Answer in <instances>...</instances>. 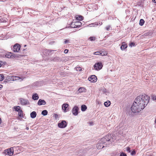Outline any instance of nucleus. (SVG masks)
<instances>
[{"instance_id":"nucleus-1","label":"nucleus","mask_w":156,"mask_h":156,"mask_svg":"<svg viewBox=\"0 0 156 156\" xmlns=\"http://www.w3.org/2000/svg\"><path fill=\"white\" fill-rule=\"evenodd\" d=\"M149 98H136L131 107L132 111L138 113L142 111L149 102Z\"/></svg>"},{"instance_id":"nucleus-2","label":"nucleus","mask_w":156,"mask_h":156,"mask_svg":"<svg viewBox=\"0 0 156 156\" xmlns=\"http://www.w3.org/2000/svg\"><path fill=\"white\" fill-rule=\"evenodd\" d=\"M115 139V137L110 134L102 138L100 140V142L106 147L111 144Z\"/></svg>"},{"instance_id":"nucleus-3","label":"nucleus","mask_w":156,"mask_h":156,"mask_svg":"<svg viewBox=\"0 0 156 156\" xmlns=\"http://www.w3.org/2000/svg\"><path fill=\"white\" fill-rule=\"evenodd\" d=\"M103 66V64L102 62H100L96 63L94 66V69L97 70L101 69Z\"/></svg>"},{"instance_id":"nucleus-4","label":"nucleus","mask_w":156,"mask_h":156,"mask_svg":"<svg viewBox=\"0 0 156 156\" xmlns=\"http://www.w3.org/2000/svg\"><path fill=\"white\" fill-rule=\"evenodd\" d=\"M4 153L5 154L8 155L9 156H12L13 154V147L5 150L4 151Z\"/></svg>"},{"instance_id":"nucleus-5","label":"nucleus","mask_w":156,"mask_h":156,"mask_svg":"<svg viewBox=\"0 0 156 156\" xmlns=\"http://www.w3.org/2000/svg\"><path fill=\"white\" fill-rule=\"evenodd\" d=\"M82 24L81 23L78 21L76 22H73L72 23L71 26L73 28H77L81 26Z\"/></svg>"},{"instance_id":"nucleus-6","label":"nucleus","mask_w":156,"mask_h":156,"mask_svg":"<svg viewBox=\"0 0 156 156\" xmlns=\"http://www.w3.org/2000/svg\"><path fill=\"white\" fill-rule=\"evenodd\" d=\"M66 122L65 121H62L58 124V126L60 128H64L66 126Z\"/></svg>"},{"instance_id":"nucleus-7","label":"nucleus","mask_w":156,"mask_h":156,"mask_svg":"<svg viewBox=\"0 0 156 156\" xmlns=\"http://www.w3.org/2000/svg\"><path fill=\"white\" fill-rule=\"evenodd\" d=\"M20 46L18 44H16L14 45L13 47V51L15 52H18L20 48Z\"/></svg>"},{"instance_id":"nucleus-8","label":"nucleus","mask_w":156,"mask_h":156,"mask_svg":"<svg viewBox=\"0 0 156 156\" xmlns=\"http://www.w3.org/2000/svg\"><path fill=\"white\" fill-rule=\"evenodd\" d=\"M97 77L94 75H91L88 78L89 80L92 83L96 82L97 80Z\"/></svg>"},{"instance_id":"nucleus-9","label":"nucleus","mask_w":156,"mask_h":156,"mask_svg":"<svg viewBox=\"0 0 156 156\" xmlns=\"http://www.w3.org/2000/svg\"><path fill=\"white\" fill-rule=\"evenodd\" d=\"M78 108L77 106H75L72 109V113L74 115H77L78 114Z\"/></svg>"},{"instance_id":"nucleus-10","label":"nucleus","mask_w":156,"mask_h":156,"mask_svg":"<svg viewBox=\"0 0 156 156\" xmlns=\"http://www.w3.org/2000/svg\"><path fill=\"white\" fill-rule=\"evenodd\" d=\"M105 146V145L102 143L101 142L100 140L97 144L96 147L98 149H100L102 148Z\"/></svg>"},{"instance_id":"nucleus-11","label":"nucleus","mask_w":156,"mask_h":156,"mask_svg":"<svg viewBox=\"0 0 156 156\" xmlns=\"http://www.w3.org/2000/svg\"><path fill=\"white\" fill-rule=\"evenodd\" d=\"M20 101L21 104L23 105H26L29 104V101L25 99L24 98H20Z\"/></svg>"},{"instance_id":"nucleus-12","label":"nucleus","mask_w":156,"mask_h":156,"mask_svg":"<svg viewBox=\"0 0 156 156\" xmlns=\"http://www.w3.org/2000/svg\"><path fill=\"white\" fill-rule=\"evenodd\" d=\"M68 105L67 104H64L62 107V109L64 110L65 112H67L68 110Z\"/></svg>"},{"instance_id":"nucleus-13","label":"nucleus","mask_w":156,"mask_h":156,"mask_svg":"<svg viewBox=\"0 0 156 156\" xmlns=\"http://www.w3.org/2000/svg\"><path fill=\"white\" fill-rule=\"evenodd\" d=\"M127 47V44H126L125 42H123L122 43V45L120 48L121 50H123Z\"/></svg>"},{"instance_id":"nucleus-14","label":"nucleus","mask_w":156,"mask_h":156,"mask_svg":"<svg viewBox=\"0 0 156 156\" xmlns=\"http://www.w3.org/2000/svg\"><path fill=\"white\" fill-rule=\"evenodd\" d=\"M37 104L38 105H45L46 102L44 100L40 99L38 101Z\"/></svg>"},{"instance_id":"nucleus-15","label":"nucleus","mask_w":156,"mask_h":156,"mask_svg":"<svg viewBox=\"0 0 156 156\" xmlns=\"http://www.w3.org/2000/svg\"><path fill=\"white\" fill-rule=\"evenodd\" d=\"M30 115L32 118H34L37 115L36 112L35 111H33L31 113Z\"/></svg>"},{"instance_id":"nucleus-16","label":"nucleus","mask_w":156,"mask_h":156,"mask_svg":"<svg viewBox=\"0 0 156 156\" xmlns=\"http://www.w3.org/2000/svg\"><path fill=\"white\" fill-rule=\"evenodd\" d=\"M86 89L83 87H80L78 90L79 92L81 93L83 92H85L86 91Z\"/></svg>"},{"instance_id":"nucleus-17","label":"nucleus","mask_w":156,"mask_h":156,"mask_svg":"<svg viewBox=\"0 0 156 156\" xmlns=\"http://www.w3.org/2000/svg\"><path fill=\"white\" fill-rule=\"evenodd\" d=\"M111 104L110 101H105L104 103L105 106L106 107H108Z\"/></svg>"},{"instance_id":"nucleus-18","label":"nucleus","mask_w":156,"mask_h":156,"mask_svg":"<svg viewBox=\"0 0 156 156\" xmlns=\"http://www.w3.org/2000/svg\"><path fill=\"white\" fill-rule=\"evenodd\" d=\"M76 18L78 20H82L83 19V17L81 16H76Z\"/></svg>"},{"instance_id":"nucleus-19","label":"nucleus","mask_w":156,"mask_h":156,"mask_svg":"<svg viewBox=\"0 0 156 156\" xmlns=\"http://www.w3.org/2000/svg\"><path fill=\"white\" fill-rule=\"evenodd\" d=\"M12 55V53L8 52L6 54L5 56L6 57L9 58L11 57Z\"/></svg>"},{"instance_id":"nucleus-20","label":"nucleus","mask_w":156,"mask_h":156,"mask_svg":"<svg viewBox=\"0 0 156 156\" xmlns=\"http://www.w3.org/2000/svg\"><path fill=\"white\" fill-rule=\"evenodd\" d=\"M87 108V107L85 105H82L81 106V110L82 111L84 112L85 111Z\"/></svg>"},{"instance_id":"nucleus-21","label":"nucleus","mask_w":156,"mask_h":156,"mask_svg":"<svg viewBox=\"0 0 156 156\" xmlns=\"http://www.w3.org/2000/svg\"><path fill=\"white\" fill-rule=\"evenodd\" d=\"M101 55L102 56L106 55L108 54V52L106 51H101Z\"/></svg>"},{"instance_id":"nucleus-22","label":"nucleus","mask_w":156,"mask_h":156,"mask_svg":"<svg viewBox=\"0 0 156 156\" xmlns=\"http://www.w3.org/2000/svg\"><path fill=\"white\" fill-rule=\"evenodd\" d=\"M19 77L15 76H12L10 77V79L12 80H17L19 78Z\"/></svg>"},{"instance_id":"nucleus-23","label":"nucleus","mask_w":156,"mask_h":156,"mask_svg":"<svg viewBox=\"0 0 156 156\" xmlns=\"http://www.w3.org/2000/svg\"><path fill=\"white\" fill-rule=\"evenodd\" d=\"M18 115L20 117H23V112L21 110L18 112Z\"/></svg>"},{"instance_id":"nucleus-24","label":"nucleus","mask_w":156,"mask_h":156,"mask_svg":"<svg viewBox=\"0 0 156 156\" xmlns=\"http://www.w3.org/2000/svg\"><path fill=\"white\" fill-rule=\"evenodd\" d=\"M14 109L15 110V111H16L17 112H19L20 110H21L20 109V108L19 106H15L14 107Z\"/></svg>"},{"instance_id":"nucleus-25","label":"nucleus","mask_w":156,"mask_h":156,"mask_svg":"<svg viewBox=\"0 0 156 156\" xmlns=\"http://www.w3.org/2000/svg\"><path fill=\"white\" fill-rule=\"evenodd\" d=\"M144 23V20L141 19L140 20L139 24L140 26H143Z\"/></svg>"},{"instance_id":"nucleus-26","label":"nucleus","mask_w":156,"mask_h":156,"mask_svg":"<svg viewBox=\"0 0 156 156\" xmlns=\"http://www.w3.org/2000/svg\"><path fill=\"white\" fill-rule=\"evenodd\" d=\"M41 114L44 115H46L48 114V111L46 110H43L41 112Z\"/></svg>"},{"instance_id":"nucleus-27","label":"nucleus","mask_w":156,"mask_h":156,"mask_svg":"<svg viewBox=\"0 0 156 156\" xmlns=\"http://www.w3.org/2000/svg\"><path fill=\"white\" fill-rule=\"evenodd\" d=\"M147 95H146L145 94H143L140 95L139 96H138L137 98H145V97H147Z\"/></svg>"},{"instance_id":"nucleus-28","label":"nucleus","mask_w":156,"mask_h":156,"mask_svg":"<svg viewBox=\"0 0 156 156\" xmlns=\"http://www.w3.org/2000/svg\"><path fill=\"white\" fill-rule=\"evenodd\" d=\"M96 39V38L95 37H89V39L90 41H94Z\"/></svg>"},{"instance_id":"nucleus-29","label":"nucleus","mask_w":156,"mask_h":156,"mask_svg":"<svg viewBox=\"0 0 156 156\" xmlns=\"http://www.w3.org/2000/svg\"><path fill=\"white\" fill-rule=\"evenodd\" d=\"M101 51H96L94 53V55H101Z\"/></svg>"},{"instance_id":"nucleus-30","label":"nucleus","mask_w":156,"mask_h":156,"mask_svg":"<svg viewBox=\"0 0 156 156\" xmlns=\"http://www.w3.org/2000/svg\"><path fill=\"white\" fill-rule=\"evenodd\" d=\"M106 30L107 31L111 29H112L111 26L110 25H108L105 27Z\"/></svg>"},{"instance_id":"nucleus-31","label":"nucleus","mask_w":156,"mask_h":156,"mask_svg":"<svg viewBox=\"0 0 156 156\" xmlns=\"http://www.w3.org/2000/svg\"><path fill=\"white\" fill-rule=\"evenodd\" d=\"M4 76L2 74H0V81L4 79Z\"/></svg>"},{"instance_id":"nucleus-32","label":"nucleus","mask_w":156,"mask_h":156,"mask_svg":"<svg viewBox=\"0 0 156 156\" xmlns=\"http://www.w3.org/2000/svg\"><path fill=\"white\" fill-rule=\"evenodd\" d=\"M32 98H39L38 95L36 94H34L32 95Z\"/></svg>"},{"instance_id":"nucleus-33","label":"nucleus","mask_w":156,"mask_h":156,"mask_svg":"<svg viewBox=\"0 0 156 156\" xmlns=\"http://www.w3.org/2000/svg\"><path fill=\"white\" fill-rule=\"evenodd\" d=\"M76 70L77 71H81L82 70L81 68L80 67H76Z\"/></svg>"},{"instance_id":"nucleus-34","label":"nucleus","mask_w":156,"mask_h":156,"mask_svg":"<svg viewBox=\"0 0 156 156\" xmlns=\"http://www.w3.org/2000/svg\"><path fill=\"white\" fill-rule=\"evenodd\" d=\"M126 151L129 152V153H130L131 152V150L130 148L129 147H127L126 148Z\"/></svg>"},{"instance_id":"nucleus-35","label":"nucleus","mask_w":156,"mask_h":156,"mask_svg":"<svg viewBox=\"0 0 156 156\" xmlns=\"http://www.w3.org/2000/svg\"><path fill=\"white\" fill-rule=\"evenodd\" d=\"M120 156H127V155H126V154L124 153H122L120 154Z\"/></svg>"},{"instance_id":"nucleus-36","label":"nucleus","mask_w":156,"mask_h":156,"mask_svg":"<svg viewBox=\"0 0 156 156\" xmlns=\"http://www.w3.org/2000/svg\"><path fill=\"white\" fill-rule=\"evenodd\" d=\"M135 154H136V152H135V151L133 150L131 153V154L132 155H134Z\"/></svg>"},{"instance_id":"nucleus-37","label":"nucleus","mask_w":156,"mask_h":156,"mask_svg":"<svg viewBox=\"0 0 156 156\" xmlns=\"http://www.w3.org/2000/svg\"><path fill=\"white\" fill-rule=\"evenodd\" d=\"M68 51H69V50L67 49H65L64 51V52L65 53V54H66V53H67L68 52Z\"/></svg>"},{"instance_id":"nucleus-38","label":"nucleus","mask_w":156,"mask_h":156,"mask_svg":"<svg viewBox=\"0 0 156 156\" xmlns=\"http://www.w3.org/2000/svg\"><path fill=\"white\" fill-rule=\"evenodd\" d=\"M69 40H66L65 41H64V43L65 44H66L67 43H69Z\"/></svg>"},{"instance_id":"nucleus-39","label":"nucleus","mask_w":156,"mask_h":156,"mask_svg":"<svg viewBox=\"0 0 156 156\" xmlns=\"http://www.w3.org/2000/svg\"><path fill=\"white\" fill-rule=\"evenodd\" d=\"M135 44L133 42H131V43L130 44V45L131 46H134L135 45Z\"/></svg>"},{"instance_id":"nucleus-40","label":"nucleus","mask_w":156,"mask_h":156,"mask_svg":"<svg viewBox=\"0 0 156 156\" xmlns=\"http://www.w3.org/2000/svg\"><path fill=\"white\" fill-rule=\"evenodd\" d=\"M54 60L55 61H58L59 60V58L58 57H57L56 58H55Z\"/></svg>"},{"instance_id":"nucleus-41","label":"nucleus","mask_w":156,"mask_h":156,"mask_svg":"<svg viewBox=\"0 0 156 156\" xmlns=\"http://www.w3.org/2000/svg\"><path fill=\"white\" fill-rule=\"evenodd\" d=\"M3 86L2 85L0 84V90H1V89L2 88Z\"/></svg>"},{"instance_id":"nucleus-42","label":"nucleus","mask_w":156,"mask_h":156,"mask_svg":"<svg viewBox=\"0 0 156 156\" xmlns=\"http://www.w3.org/2000/svg\"><path fill=\"white\" fill-rule=\"evenodd\" d=\"M151 99H152L153 101H155L156 100V98H151Z\"/></svg>"},{"instance_id":"nucleus-43","label":"nucleus","mask_w":156,"mask_h":156,"mask_svg":"<svg viewBox=\"0 0 156 156\" xmlns=\"http://www.w3.org/2000/svg\"><path fill=\"white\" fill-rule=\"evenodd\" d=\"M152 1L156 3V0H152Z\"/></svg>"},{"instance_id":"nucleus-44","label":"nucleus","mask_w":156,"mask_h":156,"mask_svg":"<svg viewBox=\"0 0 156 156\" xmlns=\"http://www.w3.org/2000/svg\"><path fill=\"white\" fill-rule=\"evenodd\" d=\"M34 100H37L38 99V98H32Z\"/></svg>"},{"instance_id":"nucleus-45","label":"nucleus","mask_w":156,"mask_h":156,"mask_svg":"<svg viewBox=\"0 0 156 156\" xmlns=\"http://www.w3.org/2000/svg\"><path fill=\"white\" fill-rule=\"evenodd\" d=\"M1 66H2L1 63H0V67H1Z\"/></svg>"},{"instance_id":"nucleus-46","label":"nucleus","mask_w":156,"mask_h":156,"mask_svg":"<svg viewBox=\"0 0 156 156\" xmlns=\"http://www.w3.org/2000/svg\"><path fill=\"white\" fill-rule=\"evenodd\" d=\"M27 130H28V129H29V128H27Z\"/></svg>"}]
</instances>
